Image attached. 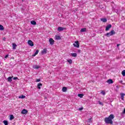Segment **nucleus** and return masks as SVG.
I'll list each match as a JSON object with an SVG mask.
<instances>
[{"mask_svg": "<svg viewBox=\"0 0 125 125\" xmlns=\"http://www.w3.org/2000/svg\"><path fill=\"white\" fill-rule=\"evenodd\" d=\"M115 118V116L113 114H111L109 115L108 117H106L104 119V122L105 124L113 125V119Z\"/></svg>", "mask_w": 125, "mask_h": 125, "instance_id": "nucleus-1", "label": "nucleus"}, {"mask_svg": "<svg viewBox=\"0 0 125 125\" xmlns=\"http://www.w3.org/2000/svg\"><path fill=\"white\" fill-rule=\"evenodd\" d=\"M115 34H116V32L114 30H112L110 32L107 33L105 36H106V37H110V36H113V35H115Z\"/></svg>", "mask_w": 125, "mask_h": 125, "instance_id": "nucleus-2", "label": "nucleus"}, {"mask_svg": "<svg viewBox=\"0 0 125 125\" xmlns=\"http://www.w3.org/2000/svg\"><path fill=\"white\" fill-rule=\"evenodd\" d=\"M73 45L74 46H75V47H77V48H79V47H80V44H79V41H76L73 44Z\"/></svg>", "mask_w": 125, "mask_h": 125, "instance_id": "nucleus-3", "label": "nucleus"}, {"mask_svg": "<svg viewBox=\"0 0 125 125\" xmlns=\"http://www.w3.org/2000/svg\"><path fill=\"white\" fill-rule=\"evenodd\" d=\"M49 42L50 43V44L53 45V44H54V40H53V39L52 38H50L49 40Z\"/></svg>", "mask_w": 125, "mask_h": 125, "instance_id": "nucleus-4", "label": "nucleus"}, {"mask_svg": "<svg viewBox=\"0 0 125 125\" xmlns=\"http://www.w3.org/2000/svg\"><path fill=\"white\" fill-rule=\"evenodd\" d=\"M63 30H66V28L62 27H59L58 28V31H59V32H61L62 31H63Z\"/></svg>", "mask_w": 125, "mask_h": 125, "instance_id": "nucleus-5", "label": "nucleus"}, {"mask_svg": "<svg viewBox=\"0 0 125 125\" xmlns=\"http://www.w3.org/2000/svg\"><path fill=\"white\" fill-rule=\"evenodd\" d=\"M28 44H29V45H30V46H34V42H33V41H31V40H29L28 41Z\"/></svg>", "mask_w": 125, "mask_h": 125, "instance_id": "nucleus-6", "label": "nucleus"}, {"mask_svg": "<svg viewBox=\"0 0 125 125\" xmlns=\"http://www.w3.org/2000/svg\"><path fill=\"white\" fill-rule=\"evenodd\" d=\"M110 28H112V25H111V24L107 25L105 28V31H109V30L110 29Z\"/></svg>", "mask_w": 125, "mask_h": 125, "instance_id": "nucleus-7", "label": "nucleus"}, {"mask_svg": "<svg viewBox=\"0 0 125 125\" xmlns=\"http://www.w3.org/2000/svg\"><path fill=\"white\" fill-rule=\"evenodd\" d=\"M47 51V50L46 48H44L43 49V50L42 51V54H46V52Z\"/></svg>", "mask_w": 125, "mask_h": 125, "instance_id": "nucleus-8", "label": "nucleus"}, {"mask_svg": "<svg viewBox=\"0 0 125 125\" xmlns=\"http://www.w3.org/2000/svg\"><path fill=\"white\" fill-rule=\"evenodd\" d=\"M106 83H109V84H110L111 83H113L114 82H113V80L112 79H109L106 81Z\"/></svg>", "mask_w": 125, "mask_h": 125, "instance_id": "nucleus-9", "label": "nucleus"}, {"mask_svg": "<svg viewBox=\"0 0 125 125\" xmlns=\"http://www.w3.org/2000/svg\"><path fill=\"white\" fill-rule=\"evenodd\" d=\"M27 113H28V110H27L23 109V110L21 111V114H27Z\"/></svg>", "mask_w": 125, "mask_h": 125, "instance_id": "nucleus-10", "label": "nucleus"}, {"mask_svg": "<svg viewBox=\"0 0 125 125\" xmlns=\"http://www.w3.org/2000/svg\"><path fill=\"white\" fill-rule=\"evenodd\" d=\"M125 94L124 93H121V99L122 100H125L124 98H125Z\"/></svg>", "mask_w": 125, "mask_h": 125, "instance_id": "nucleus-11", "label": "nucleus"}, {"mask_svg": "<svg viewBox=\"0 0 125 125\" xmlns=\"http://www.w3.org/2000/svg\"><path fill=\"white\" fill-rule=\"evenodd\" d=\"M42 86V83H39L37 85V87L39 89H41V86Z\"/></svg>", "mask_w": 125, "mask_h": 125, "instance_id": "nucleus-12", "label": "nucleus"}, {"mask_svg": "<svg viewBox=\"0 0 125 125\" xmlns=\"http://www.w3.org/2000/svg\"><path fill=\"white\" fill-rule=\"evenodd\" d=\"M8 82H9L10 83H11L12 82V77H9L7 78Z\"/></svg>", "mask_w": 125, "mask_h": 125, "instance_id": "nucleus-13", "label": "nucleus"}, {"mask_svg": "<svg viewBox=\"0 0 125 125\" xmlns=\"http://www.w3.org/2000/svg\"><path fill=\"white\" fill-rule=\"evenodd\" d=\"M30 23L32 24V25H37V22H36L35 21H31Z\"/></svg>", "mask_w": 125, "mask_h": 125, "instance_id": "nucleus-14", "label": "nucleus"}, {"mask_svg": "<svg viewBox=\"0 0 125 125\" xmlns=\"http://www.w3.org/2000/svg\"><path fill=\"white\" fill-rule=\"evenodd\" d=\"M86 28H82L81 30V33H83V32H86Z\"/></svg>", "mask_w": 125, "mask_h": 125, "instance_id": "nucleus-15", "label": "nucleus"}, {"mask_svg": "<svg viewBox=\"0 0 125 125\" xmlns=\"http://www.w3.org/2000/svg\"><path fill=\"white\" fill-rule=\"evenodd\" d=\"M62 91H63V92H66V91H67V87H63L62 88Z\"/></svg>", "mask_w": 125, "mask_h": 125, "instance_id": "nucleus-16", "label": "nucleus"}, {"mask_svg": "<svg viewBox=\"0 0 125 125\" xmlns=\"http://www.w3.org/2000/svg\"><path fill=\"white\" fill-rule=\"evenodd\" d=\"M101 20L104 23H105L106 22H107V19L105 18L101 19Z\"/></svg>", "mask_w": 125, "mask_h": 125, "instance_id": "nucleus-17", "label": "nucleus"}, {"mask_svg": "<svg viewBox=\"0 0 125 125\" xmlns=\"http://www.w3.org/2000/svg\"><path fill=\"white\" fill-rule=\"evenodd\" d=\"M39 53V50H37L34 53V54L32 55V56L35 57L36 55H37Z\"/></svg>", "mask_w": 125, "mask_h": 125, "instance_id": "nucleus-18", "label": "nucleus"}, {"mask_svg": "<svg viewBox=\"0 0 125 125\" xmlns=\"http://www.w3.org/2000/svg\"><path fill=\"white\" fill-rule=\"evenodd\" d=\"M33 67L34 69H40V66L37 65H33Z\"/></svg>", "mask_w": 125, "mask_h": 125, "instance_id": "nucleus-19", "label": "nucleus"}, {"mask_svg": "<svg viewBox=\"0 0 125 125\" xmlns=\"http://www.w3.org/2000/svg\"><path fill=\"white\" fill-rule=\"evenodd\" d=\"M71 56H72V57H77V53H71Z\"/></svg>", "mask_w": 125, "mask_h": 125, "instance_id": "nucleus-20", "label": "nucleus"}, {"mask_svg": "<svg viewBox=\"0 0 125 125\" xmlns=\"http://www.w3.org/2000/svg\"><path fill=\"white\" fill-rule=\"evenodd\" d=\"M55 39H56V40H61V37H60V36H59L56 35L55 36Z\"/></svg>", "mask_w": 125, "mask_h": 125, "instance_id": "nucleus-21", "label": "nucleus"}, {"mask_svg": "<svg viewBox=\"0 0 125 125\" xmlns=\"http://www.w3.org/2000/svg\"><path fill=\"white\" fill-rule=\"evenodd\" d=\"M3 30H4V27L2 25H0V31H3Z\"/></svg>", "mask_w": 125, "mask_h": 125, "instance_id": "nucleus-22", "label": "nucleus"}, {"mask_svg": "<svg viewBox=\"0 0 125 125\" xmlns=\"http://www.w3.org/2000/svg\"><path fill=\"white\" fill-rule=\"evenodd\" d=\"M16 46H17V45L15 43H13V49H16Z\"/></svg>", "mask_w": 125, "mask_h": 125, "instance_id": "nucleus-23", "label": "nucleus"}, {"mask_svg": "<svg viewBox=\"0 0 125 125\" xmlns=\"http://www.w3.org/2000/svg\"><path fill=\"white\" fill-rule=\"evenodd\" d=\"M13 119H14V116H13V115H11L10 116V120L11 121L13 120Z\"/></svg>", "mask_w": 125, "mask_h": 125, "instance_id": "nucleus-24", "label": "nucleus"}, {"mask_svg": "<svg viewBox=\"0 0 125 125\" xmlns=\"http://www.w3.org/2000/svg\"><path fill=\"white\" fill-rule=\"evenodd\" d=\"M3 124H4V125H8V122H7V121L4 120V121H3Z\"/></svg>", "mask_w": 125, "mask_h": 125, "instance_id": "nucleus-25", "label": "nucleus"}, {"mask_svg": "<svg viewBox=\"0 0 125 125\" xmlns=\"http://www.w3.org/2000/svg\"><path fill=\"white\" fill-rule=\"evenodd\" d=\"M26 98V96L22 95L21 96H20L19 98H20V99H24V98Z\"/></svg>", "mask_w": 125, "mask_h": 125, "instance_id": "nucleus-26", "label": "nucleus"}, {"mask_svg": "<svg viewBox=\"0 0 125 125\" xmlns=\"http://www.w3.org/2000/svg\"><path fill=\"white\" fill-rule=\"evenodd\" d=\"M78 96H79V97H80V98H83V94H78Z\"/></svg>", "mask_w": 125, "mask_h": 125, "instance_id": "nucleus-27", "label": "nucleus"}, {"mask_svg": "<svg viewBox=\"0 0 125 125\" xmlns=\"http://www.w3.org/2000/svg\"><path fill=\"white\" fill-rule=\"evenodd\" d=\"M67 62L69 63V64H72L73 61L71 59L67 60Z\"/></svg>", "mask_w": 125, "mask_h": 125, "instance_id": "nucleus-28", "label": "nucleus"}, {"mask_svg": "<svg viewBox=\"0 0 125 125\" xmlns=\"http://www.w3.org/2000/svg\"><path fill=\"white\" fill-rule=\"evenodd\" d=\"M122 74L123 77H125V70H123V71L122 72Z\"/></svg>", "mask_w": 125, "mask_h": 125, "instance_id": "nucleus-29", "label": "nucleus"}, {"mask_svg": "<svg viewBox=\"0 0 125 125\" xmlns=\"http://www.w3.org/2000/svg\"><path fill=\"white\" fill-rule=\"evenodd\" d=\"M92 118H89L88 120V123H92Z\"/></svg>", "mask_w": 125, "mask_h": 125, "instance_id": "nucleus-30", "label": "nucleus"}, {"mask_svg": "<svg viewBox=\"0 0 125 125\" xmlns=\"http://www.w3.org/2000/svg\"><path fill=\"white\" fill-rule=\"evenodd\" d=\"M98 103L100 105H102V106H103V103H102V102L99 101Z\"/></svg>", "mask_w": 125, "mask_h": 125, "instance_id": "nucleus-31", "label": "nucleus"}, {"mask_svg": "<svg viewBox=\"0 0 125 125\" xmlns=\"http://www.w3.org/2000/svg\"><path fill=\"white\" fill-rule=\"evenodd\" d=\"M102 94H103V95H105V94H106V93H105V92H104V91H102L101 92Z\"/></svg>", "mask_w": 125, "mask_h": 125, "instance_id": "nucleus-32", "label": "nucleus"}, {"mask_svg": "<svg viewBox=\"0 0 125 125\" xmlns=\"http://www.w3.org/2000/svg\"><path fill=\"white\" fill-rule=\"evenodd\" d=\"M82 110H83V107L79 108V111H82Z\"/></svg>", "mask_w": 125, "mask_h": 125, "instance_id": "nucleus-33", "label": "nucleus"}, {"mask_svg": "<svg viewBox=\"0 0 125 125\" xmlns=\"http://www.w3.org/2000/svg\"><path fill=\"white\" fill-rule=\"evenodd\" d=\"M36 82H37V83H39V82H41V79H37Z\"/></svg>", "mask_w": 125, "mask_h": 125, "instance_id": "nucleus-34", "label": "nucleus"}, {"mask_svg": "<svg viewBox=\"0 0 125 125\" xmlns=\"http://www.w3.org/2000/svg\"><path fill=\"white\" fill-rule=\"evenodd\" d=\"M13 80H18V77H14L13 78Z\"/></svg>", "mask_w": 125, "mask_h": 125, "instance_id": "nucleus-35", "label": "nucleus"}, {"mask_svg": "<svg viewBox=\"0 0 125 125\" xmlns=\"http://www.w3.org/2000/svg\"><path fill=\"white\" fill-rule=\"evenodd\" d=\"M8 57V55H6L5 57L4 58H7Z\"/></svg>", "mask_w": 125, "mask_h": 125, "instance_id": "nucleus-36", "label": "nucleus"}, {"mask_svg": "<svg viewBox=\"0 0 125 125\" xmlns=\"http://www.w3.org/2000/svg\"><path fill=\"white\" fill-rule=\"evenodd\" d=\"M81 50H78V52H79V53H81Z\"/></svg>", "mask_w": 125, "mask_h": 125, "instance_id": "nucleus-37", "label": "nucleus"}, {"mask_svg": "<svg viewBox=\"0 0 125 125\" xmlns=\"http://www.w3.org/2000/svg\"><path fill=\"white\" fill-rule=\"evenodd\" d=\"M123 114H125V108L124 109L123 112Z\"/></svg>", "mask_w": 125, "mask_h": 125, "instance_id": "nucleus-38", "label": "nucleus"}, {"mask_svg": "<svg viewBox=\"0 0 125 125\" xmlns=\"http://www.w3.org/2000/svg\"><path fill=\"white\" fill-rule=\"evenodd\" d=\"M119 82H120L121 83H123V81H122V80L120 81Z\"/></svg>", "mask_w": 125, "mask_h": 125, "instance_id": "nucleus-39", "label": "nucleus"}, {"mask_svg": "<svg viewBox=\"0 0 125 125\" xmlns=\"http://www.w3.org/2000/svg\"><path fill=\"white\" fill-rule=\"evenodd\" d=\"M3 41H5V38H3Z\"/></svg>", "mask_w": 125, "mask_h": 125, "instance_id": "nucleus-40", "label": "nucleus"}, {"mask_svg": "<svg viewBox=\"0 0 125 125\" xmlns=\"http://www.w3.org/2000/svg\"><path fill=\"white\" fill-rule=\"evenodd\" d=\"M117 46H119V44H117Z\"/></svg>", "mask_w": 125, "mask_h": 125, "instance_id": "nucleus-41", "label": "nucleus"}]
</instances>
